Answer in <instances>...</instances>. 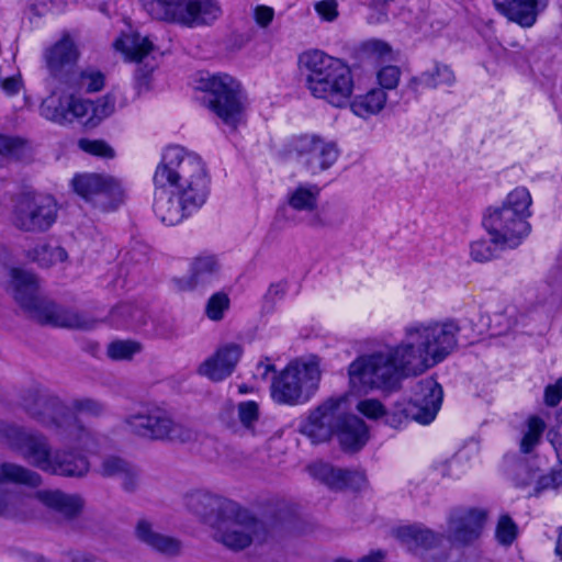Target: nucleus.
<instances>
[{
	"instance_id": "obj_3",
	"label": "nucleus",
	"mask_w": 562,
	"mask_h": 562,
	"mask_svg": "<svg viewBox=\"0 0 562 562\" xmlns=\"http://www.w3.org/2000/svg\"><path fill=\"white\" fill-rule=\"evenodd\" d=\"M532 198L526 187H516L507 193L501 205L488 207L483 226L491 243L502 249L516 248L529 235Z\"/></svg>"
},
{
	"instance_id": "obj_16",
	"label": "nucleus",
	"mask_w": 562,
	"mask_h": 562,
	"mask_svg": "<svg viewBox=\"0 0 562 562\" xmlns=\"http://www.w3.org/2000/svg\"><path fill=\"white\" fill-rule=\"evenodd\" d=\"M74 191L88 202L103 210H112L122 201L120 184L109 176L77 175L71 181Z\"/></svg>"
},
{
	"instance_id": "obj_13",
	"label": "nucleus",
	"mask_w": 562,
	"mask_h": 562,
	"mask_svg": "<svg viewBox=\"0 0 562 562\" xmlns=\"http://www.w3.org/2000/svg\"><path fill=\"white\" fill-rule=\"evenodd\" d=\"M0 440L33 467L44 472L50 469L54 452L43 434L27 431L18 425L0 420Z\"/></svg>"
},
{
	"instance_id": "obj_51",
	"label": "nucleus",
	"mask_w": 562,
	"mask_h": 562,
	"mask_svg": "<svg viewBox=\"0 0 562 562\" xmlns=\"http://www.w3.org/2000/svg\"><path fill=\"white\" fill-rule=\"evenodd\" d=\"M357 411L369 419H378L386 415L384 405L376 398H366L358 402Z\"/></svg>"
},
{
	"instance_id": "obj_34",
	"label": "nucleus",
	"mask_w": 562,
	"mask_h": 562,
	"mask_svg": "<svg viewBox=\"0 0 562 562\" xmlns=\"http://www.w3.org/2000/svg\"><path fill=\"white\" fill-rule=\"evenodd\" d=\"M9 483L37 487L42 483V477L35 471L21 464L2 462L0 463V485Z\"/></svg>"
},
{
	"instance_id": "obj_43",
	"label": "nucleus",
	"mask_w": 562,
	"mask_h": 562,
	"mask_svg": "<svg viewBox=\"0 0 562 562\" xmlns=\"http://www.w3.org/2000/svg\"><path fill=\"white\" fill-rule=\"evenodd\" d=\"M142 351V345L135 340H114L108 345L106 353L112 360H131Z\"/></svg>"
},
{
	"instance_id": "obj_52",
	"label": "nucleus",
	"mask_w": 562,
	"mask_h": 562,
	"mask_svg": "<svg viewBox=\"0 0 562 562\" xmlns=\"http://www.w3.org/2000/svg\"><path fill=\"white\" fill-rule=\"evenodd\" d=\"M491 240L477 239L470 245V256L476 262H486L495 257Z\"/></svg>"
},
{
	"instance_id": "obj_12",
	"label": "nucleus",
	"mask_w": 562,
	"mask_h": 562,
	"mask_svg": "<svg viewBox=\"0 0 562 562\" xmlns=\"http://www.w3.org/2000/svg\"><path fill=\"white\" fill-rule=\"evenodd\" d=\"M214 538L226 548L244 550L254 542L266 539L263 524L236 503V510L227 515L214 530Z\"/></svg>"
},
{
	"instance_id": "obj_23",
	"label": "nucleus",
	"mask_w": 562,
	"mask_h": 562,
	"mask_svg": "<svg viewBox=\"0 0 562 562\" xmlns=\"http://www.w3.org/2000/svg\"><path fill=\"white\" fill-rule=\"evenodd\" d=\"M220 265L214 255H200L193 259L190 273L187 277L176 279V284L182 291L204 286L212 281Z\"/></svg>"
},
{
	"instance_id": "obj_1",
	"label": "nucleus",
	"mask_w": 562,
	"mask_h": 562,
	"mask_svg": "<svg viewBox=\"0 0 562 562\" xmlns=\"http://www.w3.org/2000/svg\"><path fill=\"white\" fill-rule=\"evenodd\" d=\"M460 330L453 319L405 325L397 344L384 345L350 362L348 393L360 396L373 390H390L402 379L424 374L454 351Z\"/></svg>"
},
{
	"instance_id": "obj_62",
	"label": "nucleus",
	"mask_w": 562,
	"mask_h": 562,
	"mask_svg": "<svg viewBox=\"0 0 562 562\" xmlns=\"http://www.w3.org/2000/svg\"><path fill=\"white\" fill-rule=\"evenodd\" d=\"M285 293V285L283 283L271 284L267 292V297L270 300L280 299Z\"/></svg>"
},
{
	"instance_id": "obj_17",
	"label": "nucleus",
	"mask_w": 562,
	"mask_h": 562,
	"mask_svg": "<svg viewBox=\"0 0 562 562\" xmlns=\"http://www.w3.org/2000/svg\"><path fill=\"white\" fill-rule=\"evenodd\" d=\"M345 398L330 397L311 412L301 431L314 443L327 441L337 431L344 416L340 409Z\"/></svg>"
},
{
	"instance_id": "obj_22",
	"label": "nucleus",
	"mask_w": 562,
	"mask_h": 562,
	"mask_svg": "<svg viewBox=\"0 0 562 562\" xmlns=\"http://www.w3.org/2000/svg\"><path fill=\"white\" fill-rule=\"evenodd\" d=\"M496 9L509 21L522 27L532 26L547 0H494Z\"/></svg>"
},
{
	"instance_id": "obj_59",
	"label": "nucleus",
	"mask_w": 562,
	"mask_h": 562,
	"mask_svg": "<svg viewBox=\"0 0 562 562\" xmlns=\"http://www.w3.org/2000/svg\"><path fill=\"white\" fill-rule=\"evenodd\" d=\"M274 10L268 5H258L255 9V20L261 27H267L273 20Z\"/></svg>"
},
{
	"instance_id": "obj_57",
	"label": "nucleus",
	"mask_w": 562,
	"mask_h": 562,
	"mask_svg": "<svg viewBox=\"0 0 562 562\" xmlns=\"http://www.w3.org/2000/svg\"><path fill=\"white\" fill-rule=\"evenodd\" d=\"M557 485L554 482V479L552 476V473L548 474H540L538 472V476L535 482L533 490L529 492V496H539L541 493L548 490H557Z\"/></svg>"
},
{
	"instance_id": "obj_14",
	"label": "nucleus",
	"mask_w": 562,
	"mask_h": 562,
	"mask_svg": "<svg viewBox=\"0 0 562 562\" xmlns=\"http://www.w3.org/2000/svg\"><path fill=\"white\" fill-rule=\"evenodd\" d=\"M299 164L312 176L319 175L334 166L339 157L336 142L318 135H303L294 146Z\"/></svg>"
},
{
	"instance_id": "obj_28",
	"label": "nucleus",
	"mask_w": 562,
	"mask_h": 562,
	"mask_svg": "<svg viewBox=\"0 0 562 562\" xmlns=\"http://www.w3.org/2000/svg\"><path fill=\"white\" fill-rule=\"evenodd\" d=\"M35 496L46 507L55 510L66 519L75 518L83 507V502L79 496L69 495L60 491H38Z\"/></svg>"
},
{
	"instance_id": "obj_8",
	"label": "nucleus",
	"mask_w": 562,
	"mask_h": 562,
	"mask_svg": "<svg viewBox=\"0 0 562 562\" xmlns=\"http://www.w3.org/2000/svg\"><path fill=\"white\" fill-rule=\"evenodd\" d=\"M204 103L222 122L236 130L244 121L245 97L240 83L228 75H214L201 80Z\"/></svg>"
},
{
	"instance_id": "obj_20",
	"label": "nucleus",
	"mask_w": 562,
	"mask_h": 562,
	"mask_svg": "<svg viewBox=\"0 0 562 562\" xmlns=\"http://www.w3.org/2000/svg\"><path fill=\"white\" fill-rule=\"evenodd\" d=\"M79 55V49L69 33H64L60 40L45 48L43 58L52 79L67 80V75L72 72L68 68L77 63Z\"/></svg>"
},
{
	"instance_id": "obj_54",
	"label": "nucleus",
	"mask_w": 562,
	"mask_h": 562,
	"mask_svg": "<svg viewBox=\"0 0 562 562\" xmlns=\"http://www.w3.org/2000/svg\"><path fill=\"white\" fill-rule=\"evenodd\" d=\"M93 112V117L101 121L105 117H109L114 113L115 110V99L109 94L97 100L94 104L91 106Z\"/></svg>"
},
{
	"instance_id": "obj_9",
	"label": "nucleus",
	"mask_w": 562,
	"mask_h": 562,
	"mask_svg": "<svg viewBox=\"0 0 562 562\" xmlns=\"http://www.w3.org/2000/svg\"><path fill=\"white\" fill-rule=\"evenodd\" d=\"M132 435L150 441L186 442L192 438V431L173 420L164 408L149 405L128 414L123 420Z\"/></svg>"
},
{
	"instance_id": "obj_61",
	"label": "nucleus",
	"mask_w": 562,
	"mask_h": 562,
	"mask_svg": "<svg viewBox=\"0 0 562 562\" xmlns=\"http://www.w3.org/2000/svg\"><path fill=\"white\" fill-rule=\"evenodd\" d=\"M153 70H154V66H150L149 68L147 66H145V68L139 66L136 69L135 78H136V81L140 89L149 88L150 76H151Z\"/></svg>"
},
{
	"instance_id": "obj_49",
	"label": "nucleus",
	"mask_w": 562,
	"mask_h": 562,
	"mask_svg": "<svg viewBox=\"0 0 562 562\" xmlns=\"http://www.w3.org/2000/svg\"><path fill=\"white\" fill-rule=\"evenodd\" d=\"M401 78V69L397 66H384L376 72V80L380 89L393 90L397 87Z\"/></svg>"
},
{
	"instance_id": "obj_29",
	"label": "nucleus",
	"mask_w": 562,
	"mask_h": 562,
	"mask_svg": "<svg viewBox=\"0 0 562 562\" xmlns=\"http://www.w3.org/2000/svg\"><path fill=\"white\" fill-rule=\"evenodd\" d=\"M90 464L82 454H74L66 450H56L48 473L60 476H83L89 472Z\"/></svg>"
},
{
	"instance_id": "obj_32",
	"label": "nucleus",
	"mask_w": 562,
	"mask_h": 562,
	"mask_svg": "<svg viewBox=\"0 0 562 562\" xmlns=\"http://www.w3.org/2000/svg\"><path fill=\"white\" fill-rule=\"evenodd\" d=\"M103 476H119L122 479L124 490L132 492L138 482L137 470L126 460L119 457H108L101 465Z\"/></svg>"
},
{
	"instance_id": "obj_40",
	"label": "nucleus",
	"mask_w": 562,
	"mask_h": 562,
	"mask_svg": "<svg viewBox=\"0 0 562 562\" xmlns=\"http://www.w3.org/2000/svg\"><path fill=\"white\" fill-rule=\"evenodd\" d=\"M67 411L71 416H75L81 424L79 416L89 417H101L106 411V406L103 402L92 397H79L71 401L70 405L67 406Z\"/></svg>"
},
{
	"instance_id": "obj_5",
	"label": "nucleus",
	"mask_w": 562,
	"mask_h": 562,
	"mask_svg": "<svg viewBox=\"0 0 562 562\" xmlns=\"http://www.w3.org/2000/svg\"><path fill=\"white\" fill-rule=\"evenodd\" d=\"M11 286L15 302L26 316L43 325H53L76 329H91L95 321L76 311L60 308L38 292L34 274L12 269Z\"/></svg>"
},
{
	"instance_id": "obj_6",
	"label": "nucleus",
	"mask_w": 562,
	"mask_h": 562,
	"mask_svg": "<svg viewBox=\"0 0 562 562\" xmlns=\"http://www.w3.org/2000/svg\"><path fill=\"white\" fill-rule=\"evenodd\" d=\"M22 406L31 418L55 429L66 443L80 449H88L94 443L91 430L71 416L57 396L40 390H29L23 395Z\"/></svg>"
},
{
	"instance_id": "obj_15",
	"label": "nucleus",
	"mask_w": 562,
	"mask_h": 562,
	"mask_svg": "<svg viewBox=\"0 0 562 562\" xmlns=\"http://www.w3.org/2000/svg\"><path fill=\"white\" fill-rule=\"evenodd\" d=\"M485 509L458 506L449 510L447 516L446 537L456 546H469L475 542L482 535L486 522Z\"/></svg>"
},
{
	"instance_id": "obj_41",
	"label": "nucleus",
	"mask_w": 562,
	"mask_h": 562,
	"mask_svg": "<svg viewBox=\"0 0 562 562\" xmlns=\"http://www.w3.org/2000/svg\"><path fill=\"white\" fill-rule=\"evenodd\" d=\"M359 54L363 59L382 63L392 58V48L384 41L371 38L361 43Z\"/></svg>"
},
{
	"instance_id": "obj_42",
	"label": "nucleus",
	"mask_w": 562,
	"mask_h": 562,
	"mask_svg": "<svg viewBox=\"0 0 562 562\" xmlns=\"http://www.w3.org/2000/svg\"><path fill=\"white\" fill-rule=\"evenodd\" d=\"M518 324V312L514 307L495 312L490 317V330L493 335H505Z\"/></svg>"
},
{
	"instance_id": "obj_56",
	"label": "nucleus",
	"mask_w": 562,
	"mask_h": 562,
	"mask_svg": "<svg viewBox=\"0 0 562 562\" xmlns=\"http://www.w3.org/2000/svg\"><path fill=\"white\" fill-rule=\"evenodd\" d=\"M315 11L326 22H333L338 18V3L336 0H322L315 3Z\"/></svg>"
},
{
	"instance_id": "obj_11",
	"label": "nucleus",
	"mask_w": 562,
	"mask_h": 562,
	"mask_svg": "<svg viewBox=\"0 0 562 562\" xmlns=\"http://www.w3.org/2000/svg\"><path fill=\"white\" fill-rule=\"evenodd\" d=\"M59 206L50 194L26 192L18 196L12 210V224L25 233H45L57 221Z\"/></svg>"
},
{
	"instance_id": "obj_30",
	"label": "nucleus",
	"mask_w": 562,
	"mask_h": 562,
	"mask_svg": "<svg viewBox=\"0 0 562 562\" xmlns=\"http://www.w3.org/2000/svg\"><path fill=\"white\" fill-rule=\"evenodd\" d=\"M114 47L124 54L126 59L142 63L154 49L151 41L138 33L124 34L114 42Z\"/></svg>"
},
{
	"instance_id": "obj_7",
	"label": "nucleus",
	"mask_w": 562,
	"mask_h": 562,
	"mask_svg": "<svg viewBox=\"0 0 562 562\" xmlns=\"http://www.w3.org/2000/svg\"><path fill=\"white\" fill-rule=\"evenodd\" d=\"M321 376L319 360L316 357L292 361L273 378L271 397L278 404H304L318 389Z\"/></svg>"
},
{
	"instance_id": "obj_24",
	"label": "nucleus",
	"mask_w": 562,
	"mask_h": 562,
	"mask_svg": "<svg viewBox=\"0 0 562 562\" xmlns=\"http://www.w3.org/2000/svg\"><path fill=\"white\" fill-rule=\"evenodd\" d=\"M308 473L316 480L334 490H341L347 486L364 483L366 479L361 473L334 468L329 463L317 461L307 467Z\"/></svg>"
},
{
	"instance_id": "obj_4",
	"label": "nucleus",
	"mask_w": 562,
	"mask_h": 562,
	"mask_svg": "<svg viewBox=\"0 0 562 562\" xmlns=\"http://www.w3.org/2000/svg\"><path fill=\"white\" fill-rule=\"evenodd\" d=\"M300 63L305 71V86L314 98L335 108L348 104L353 92V79L347 65L321 50L304 53Z\"/></svg>"
},
{
	"instance_id": "obj_25",
	"label": "nucleus",
	"mask_w": 562,
	"mask_h": 562,
	"mask_svg": "<svg viewBox=\"0 0 562 562\" xmlns=\"http://www.w3.org/2000/svg\"><path fill=\"white\" fill-rule=\"evenodd\" d=\"M135 532L138 540L161 554L175 557L181 552L182 543L179 539L157 532L146 519L137 522Z\"/></svg>"
},
{
	"instance_id": "obj_48",
	"label": "nucleus",
	"mask_w": 562,
	"mask_h": 562,
	"mask_svg": "<svg viewBox=\"0 0 562 562\" xmlns=\"http://www.w3.org/2000/svg\"><path fill=\"white\" fill-rule=\"evenodd\" d=\"M538 472L539 470L537 468L528 463L517 464L513 477L515 485L520 488L531 487L533 490Z\"/></svg>"
},
{
	"instance_id": "obj_47",
	"label": "nucleus",
	"mask_w": 562,
	"mask_h": 562,
	"mask_svg": "<svg viewBox=\"0 0 562 562\" xmlns=\"http://www.w3.org/2000/svg\"><path fill=\"white\" fill-rule=\"evenodd\" d=\"M517 526L508 515L501 516L495 531L497 541L503 546H510L517 537Z\"/></svg>"
},
{
	"instance_id": "obj_60",
	"label": "nucleus",
	"mask_w": 562,
	"mask_h": 562,
	"mask_svg": "<svg viewBox=\"0 0 562 562\" xmlns=\"http://www.w3.org/2000/svg\"><path fill=\"white\" fill-rule=\"evenodd\" d=\"M550 441L557 450L562 449V408L558 413V423L549 432Z\"/></svg>"
},
{
	"instance_id": "obj_36",
	"label": "nucleus",
	"mask_w": 562,
	"mask_h": 562,
	"mask_svg": "<svg viewBox=\"0 0 562 562\" xmlns=\"http://www.w3.org/2000/svg\"><path fill=\"white\" fill-rule=\"evenodd\" d=\"M453 81L454 75L450 67L436 63L430 69L425 70L418 77H413L408 82V87L416 91L419 85L427 88H437L450 86Z\"/></svg>"
},
{
	"instance_id": "obj_39",
	"label": "nucleus",
	"mask_w": 562,
	"mask_h": 562,
	"mask_svg": "<svg viewBox=\"0 0 562 562\" xmlns=\"http://www.w3.org/2000/svg\"><path fill=\"white\" fill-rule=\"evenodd\" d=\"M546 427L547 425L540 416H529L526 420V429L522 431L520 451L524 453L531 452L539 445Z\"/></svg>"
},
{
	"instance_id": "obj_55",
	"label": "nucleus",
	"mask_w": 562,
	"mask_h": 562,
	"mask_svg": "<svg viewBox=\"0 0 562 562\" xmlns=\"http://www.w3.org/2000/svg\"><path fill=\"white\" fill-rule=\"evenodd\" d=\"M74 92H69V122L86 116L92 106L91 102L75 97Z\"/></svg>"
},
{
	"instance_id": "obj_50",
	"label": "nucleus",
	"mask_w": 562,
	"mask_h": 562,
	"mask_svg": "<svg viewBox=\"0 0 562 562\" xmlns=\"http://www.w3.org/2000/svg\"><path fill=\"white\" fill-rule=\"evenodd\" d=\"M25 505L23 498L0 493V516L3 517H18L22 515L21 508Z\"/></svg>"
},
{
	"instance_id": "obj_18",
	"label": "nucleus",
	"mask_w": 562,
	"mask_h": 562,
	"mask_svg": "<svg viewBox=\"0 0 562 562\" xmlns=\"http://www.w3.org/2000/svg\"><path fill=\"white\" fill-rule=\"evenodd\" d=\"M442 396V389L435 379L420 380L414 387L407 415L422 425L430 424L440 409Z\"/></svg>"
},
{
	"instance_id": "obj_45",
	"label": "nucleus",
	"mask_w": 562,
	"mask_h": 562,
	"mask_svg": "<svg viewBox=\"0 0 562 562\" xmlns=\"http://www.w3.org/2000/svg\"><path fill=\"white\" fill-rule=\"evenodd\" d=\"M238 419L243 427L254 431L259 419V405L254 401L241 402L237 406Z\"/></svg>"
},
{
	"instance_id": "obj_44",
	"label": "nucleus",
	"mask_w": 562,
	"mask_h": 562,
	"mask_svg": "<svg viewBox=\"0 0 562 562\" xmlns=\"http://www.w3.org/2000/svg\"><path fill=\"white\" fill-rule=\"evenodd\" d=\"M27 150L26 142L20 137L0 134V155L21 159Z\"/></svg>"
},
{
	"instance_id": "obj_64",
	"label": "nucleus",
	"mask_w": 562,
	"mask_h": 562,
	"mask_svg": "<svg viewBox=\"0 0 562 562\" xmlns=\"http://www.w3.org/2000/svg\"><path fill=\"white\" fill-rule=\"evenodd\" d=\"M552 476L554 479L555 485L558 488L562 487V462L551 470Z\"/></svg>"
},
{
	"instance_id": "obj_21",
	"label": "nucleus",
	"mask_w": 562,
	"mask_h": 562,
	"mask_svg": "<svg viewBox=\"0 0 562 562\" xmlns=\"http://www.w3.org/2000/svg\"><path fill=\"white\" fill-rule=\"evenodd\" d=\"M241 353L243 349L239 345H224L200 364L199 373L212 381H222L232 374Z\"/></svg>"
},
{
	"instance_id": "obj_38",
	"label": "nucleus",
	"mask_w": 562,
	"mask_h": 562,
	"mask_svg": "<svg viewBox=\"0 0 562 562\" xmlns=\"http://www.w3.org/2000/svg\"><path fill=\"white\" fill-rule=\"evenodd\" d=\"M27 257L32 261L37 262L41 267L48 268L57 262H64L67 260L68 255L63 247H52L43 244L29 250Z\"/></svg>"
},
{
	"instance_id": "obj_63",
	"label": "nucleus",
	"mask_w": 562,
	"mask_h": 562,
	"mask_svg": "<svg viewBox=\"0 0 562 562\" xmlns=\"http://www.w3.org/2000/svg\"><path fill=\"white\" fill-rule=\"evenodd\" d=\"M385 553L381 550L373 551L361 559L358 562H384Z\"/></svg>"
},
{
	"instance_id": "obj_31",
	"label": "nucleus",
	"mask_w": 562,
	"mask_h": 562,
	"mask_svg": "<svg viewBox=\"0 0 562 562\" xmlns=\"http://www.w3.org/2000/svg\"><path fill=\"white\" fill-rule=\"evenodd\" d=\"M397 537L411 550L434 548L438 546L442 539L441 535L419 526L401 527L397 529Z\"/></svg>"
},
{
	"instance_id": "obj_35",
	"label": "nucleus",
	"mask_w": 562,
	"mask_h": 562,
	"mask_svg": "<svg viewBox=\"0 0 562 562\" xmlns=\"http://www.w3.org/2000/svg\"><path fill=\"white\" fill-rule=\"evenodd\" d=\"M321 188L314 183H300L288 192V204L295 211L312 212L317 207Z\"/></svg>"
},
{
	"instance_id": "obj_37",
	"label": "nucleus",
	"mask_w": 562,
	"mask_h": 562,
	"mask_svg": "<svg viewBox=\"0 0 562 562\" xmlns=\"http://www.w3.org/2000/svg\"><path fill=\"white\" fill-rule=\"evenodd\" d=\"M65 83L71 91L98 92L104 87V76L99 70L87 69L67 75Z\"/></svg>"
},
{
	"instance_id": "obj_58",
	"label": "nucleus",
	"mask_w": 562,
	"mask_h": 562,
	"mask_svg": "<svg viewBox=\"0 0 562 562\" xmlns=\"http://www.w3.org/2000/svg\"><path fill=\"white\" fill-rule=\"evenodd\" d=\"M562 400V378L555 383L549 384L544 390V403L547 406L554 407Z\"/></svg>"
},
{
	"instance_id": "obj_33",
	"label": "nucleus",
	"mask_w": 562,
	"mask_h": 562,
	"mask_svg": "<svg viewBox=\"0 0 562 562\" xmlns=\"http://www.w3.org/2000/svg\"><path fill=\"white\" fill-rule=\"evenodd\" d=\"M386 92L380 88H373L364 94L357 95L350 103L352 113L359 117L368 119L380 113L386 104Z\"/></svg>"
},
{
	"instance_id": "obj_53",
	"label": "nucleus",
	"mask_w": 562,
	"mask_h": 562,
	"mask_svg": "<svg viewBox=\"0 0 562 562\" xmlns=\"http://www.w3.org/2000/svg\"><path fill=\"white\" fill-rule=\"evenodd\" d=\"M79 147L93 156L112 158L114 157V150L104 140H79Z\"/></svg>"
},
{
	"instance_id": "obj_10",
	"label": "nucleus",
	"mask_w": 562,
	"mask_h": 562,
	"mask_svg": "<svg viewBox=\"0 0 562 562\" xmlns=\"http://www.w3.org/2000/svg\"><path fill=\"white\" fill-rule=\"evenodd\" d=\"M143 8L156 20L184 26L209 24L220 15V8L203 0H139Z\"/></svg>"
},
{
	"instance_id": "obj_2",
	"label": "nucleus",
	"mask_w": 562,
	"mask_h": 562,
	"mask_svg": "<svg viewBox=\"0 0 562 562\" xmlns=\"http://www.w3.org/2000/svg\"><path fill=\"white\" fill-rule=\"evenodd\" d=\"M154 184L155 213L162 223L172 226L205 203L210 178L198 155L169 146L155 170Z\"/></svg>"
},
{
	"instance_id": "obj_27",
	"label": "nucleus",
	"mask_w": 562,
	"mask_h": 562,
	"mask_svg": "<svg viewBox=\"0 0 562 562\" xmlns=\"http://www.w3.org/2000/svg\"><path fill=\"white\" fill-rule=\"evenodd\" d=\"M56 86L49 97L41 104V114L55 123L69 122V88L65 81H56Z\"/></svg>"
},
{
	"instance_id": "obj_26",
	"label": "nucleus",
	"mask_w": 562,
	"mask_h": 562,
	"mask_svg": "<svg viewBox=\"0 0 562 562\" xmlns=\"http://www.w3.org/2000/svg\"><path fill=\"white\" fill-rule=\"evenodd\" d=\"M336 432L339 443L345 451H358L369 439L367 424L356 415L344 416Z\"/></svg>"
},
{
	"instance_id": "obj_19",
	"label": "nucleus",
	"mask_w": 562,
	"mask_h": 562,
	"mask_svg": "<svg viewBox=\"0 0 562 562\" xmlns=\"http://www.w3.org/2000/svg\"><path fill=\"white\" fill-rule=\"evenodd\" d=\"M186 505L202 522L214 530L227 515H233L236 510L235 502L202 491L188 495Z\"/></svg>"
},
{
	"instance_id": "obj_46",
	"label": "nucleus",
	"mask_w": 562,
	"mask_h": 562,
	"mask_svg": "<svg viewBox=\"0 0 562 562\" xmlns=\"http://www.w3.org/2000/svg\"><path fill=\"white\" fill-rule=\"evenodd\" d=\"M229 307V299L225 293L218 292L213 294L205 307L207 317L212 321H221L224 317V313Z\"/></svg>"
}]
</instances>
